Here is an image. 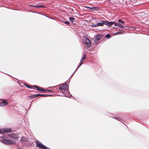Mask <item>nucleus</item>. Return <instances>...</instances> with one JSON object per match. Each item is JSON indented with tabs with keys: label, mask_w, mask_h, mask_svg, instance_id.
<instances>
[{
	"label": "nucleus",
	"mask_w": 149,
	"mask_h": 149,
	"mask_svg": "<svg viewBox=\"0 0 149 149\" xmlns=\"http://www.w3.org/2000/svg\"><path fill=\"white\" fill-rule=\"evenodd\" d=\"M103 36V35L101 34L97 35L95 37V42H97L99 40H100L102 38V37Z\"/></svg>",
	"instance_id": "7"
},
{
	"label": "nucleus",
	"mask_w": 149,
	"mask_h": 149,
	"mask_svg": "<svg viewBox=\"0 0 149 149\" xmlns=\"http://www.w3.org/2000/svg\"><path fill=\"white\" fill-rule=\"evenodd\" d=\"M9 136L15 139H17L19 137V135L18 134L13 133L9 134Z\"/></svg>",
	"instance_id": "10"
},
{
	"label": "nucleus",
	"mask_w": 149,
	"mask_h": 149,
	"mask_svg": "<svg viewBox=\"0 0 149 149\" xmlns=\"http://www.w3.org/2000/svg\"><path fill=\"white\" fill-rule=\"evenodd\" d=\"M47 91H49V92H53L51 90H47Z\"/></svg>",
	"instance_id": "27"
},
{
	"label": "nucleus",
	"mask_w": 149,
	"mask_h": 149,
	"mask_svg": "<svg viewBox=\"0 0 149 149\" xmlns=\"http://www.w3.org/2000/svg\"><path fill=\"white\" fill-rule=\"evenodd\" d=\"M103 24V26L104 24H105L108 26H112V25L113 24L114 22H109L108 21H102Z\"/></svg>",
	"instance_id": "6"
},
{
	"label": "nucleus",
	"mask_w": 149,
	"mask_h": 149,
	"mask_svg": "<svg viewBox=\"0 0 149 149\" xmlns=\"http://www.w3.org/2000/svg\"><path fill=\"white\" fill-rule=\"evenodd\" d=\"M21 140L23 141L26 142L28 141V139L26 137L22 136L21 138Z\"/></svg>",
	"instance_id": "13"
},
{
	"label": "nucleus",
	"mask_w": 149,
	"mask_h": 149,
	"mask_svg": "<svg viewBox=\"0 0 149 149\" xmlns=\"http://www.w3.org/2000/svg\"><path fill=\"white\" fill-rule=\"evenodd\" d=\"M83 43L84 44L86 45V46L88 47H90L91 45L90 41L86 37L84 39L83 41Z\"/></svg>",
	"instance_id": "3"
},
{
	"label": "nucleus",
	"mask_w": 149,
	"mask_h": 149,
	"mask_svg": "<svg viewBox=\"0 0 149 149\" xmlns=\"http://www.w3.org/2000/svg\"><path fill=\"white\" fill-rule=\"evenodd\" d=\"M90 26L92 27H97L98 26H103V24L102 22H99L96 24H92L90 25Z\"/></svg>",
	"instance_id": "8"
},
{
	"label": "nucleus",
	"mask_w": 149,
	"mask_h": 149,
	"mask_svg": "<svg viewBox=\"0 0 149 149\" xmlns=\"http://www.w3.org/2000/svg\"><path fill=\"white\" fill-rule=\"evenodd\" d=\"M86 54H84L83 56V57L81 58V62L80 63H82V61H83V60L85 59L86 57Z\"/></svg>",
	"instance_id": "15"
},
{
	"label": "nucleus",
	"mask_w": 149,
	"mask_h": 149,
	"mask_svg": "<svg viewBox=\"0 0 149 149\" xmlns=\"http://www.w3.org/2000/svg\"><path fill=\"white\" fill-rule=\"evenodd\" d=\"M75 71H75L74 72H73V73H72V75H71V76H73V75H74V73H75Z\"/></svg>",
	"instance_id": "29"
},
{
	"label": "nucleus",
	"mask_w": 149,
	"mask_h": 149,
	"mask_svg": "<svg viewBox=\"0 0 149 149\" xmlns=\"http://www.w3.org/2000/svg\"><path fill=\"white\" fill-rule=\"evenodd\" d=\"M33 86L34 87L36 88H37V90L38 91H41L42 90L41 89V88H40L38 87L37 86L34 85Z\"/></svg>",
	"instance_id": "17"
},
{
	"label": "nucleus",
	"mask_w": 149,
	"mask_h": 149,
	"mask_svg": "<svg viewBox=\"0 0 149 149\" xmlns=\"http://www.w3.org/2000/svg\"><path fill=\"white\" fill-rule=\"evenodd\" d=\"M69 20H70L73 24H74L75 23L74 22V20L75 19L73 17H69Z\"/></svg>",
	"instance_id": "14"
},
{
	"label": "nucleus",
	"mask_w": 149,
	"mask_h": 149,
	"mask_svg": "<svg viewBox=\"0 0 149 149\" xmlns=\"http://www.w3.org/2000/svg\"><path fill=\"white\" fill-rule=\"evenodd\" d=\"M39 96H41V97H46L48 95H44V94H39Z\"/></svg>",
	"instance_id": "22"
},
{
	"label": "nucleus",
	"mask_w": 149,
	"mask_h": 149,
	"mask_svg": "<svg viewBox=\"0 0 149 149\" xmlns=\"http://www.w3.org/2000/svg\"><path fill=\"white\" fill-rule=\"evenodd\" d=\"M58 89L61 90L60 96L68 97L71 96V95L69 92L68 86L66 84L59 87Z\"/></svg>",
	"instance_id": "1"
},
{
	"label": "nucleus",
	"mask_w": 149,
	"mask_h": 149,
	"mask_svg": "<svg viewBox=\"0 0 149 149\" xmlns=\"http://www.w3.org/2000/svg\"><path fill=\"white\" fill-rule=\"evenodd\" d=\"M120 32H122V31H121V32H118L116 33H120Z\"/></svg>",
	"instance_id": "30"
},
{
	"label": "nucleus",
	"mask_w": 149,
	"mask_h": 149,
	"mask_svg": "<svg viewBox=\"0 0 149 149\" xmlns=\"http://www.w3.org/2000/svg\"><path fill=\"white\" fill-rule=\"evenodd\" d=\"M42 90V91H42V92H45L47 91V90Z\"/></svg>",
	"instance_id": "28"
},
{
	"label": "nucleus",
	"mask_w": 149,
	"mask_h": 149,
	"mask_svg": "<svg viewBox=\"0 0 149 149\" xmlns=\"http://www.w3.org/2000/svg\"><path fill=\"white\" fill-rule=\"evenodd\" d=\"M39 94H35L31 95L30 97L32 98H34L39 96Z\"/></svg>",
	"instance_id": "16"
},
{
	"label": "nucleus",
	"mask_w": 149,
	"mask_h": 149,
	"mask_svg": "<svg viewBox=\"0 0 149 149\" xmlns=\"http://www.w3.org/2000/svg\"><path fill=\"white\" fill-rule=\"evenodd\" d=\"M85 8H90V7H89L88 6H85Z\"/></svg>",
	"instance_id": "26"
},
{
	"label": "nucleus",
	"mask_w": 149,
	"mask_h": 149,
	"mask_svg": "<svg viewBox=\"0 0 149 149\" xmlns=\"http://www.w3.org/2000/svg\"><path fill=\"white\" fill-rule=\"evenodd\" d=\"M0 141L1 142L4 143L6 144L11 145L13 143V141L12 140L2 139Z\"/></svg>",
	"instance_id": "5"
},
{
	"label": "nucleus",
	"mask_w": 149,
	"mask_h": 149,
	"mask_svg": "<svg viewBox=\"0 0 149 149\" xmlns=\"http://www.w3.org/2000/svg\"><path fill=\"white\" fill-rule=\"evenodd\" d=\"M113 24H114L115 26H117L120 28H121L122 29H124V26H122L120 23H116L115 22H113Z\"/></svg>",
	"instance_id": "11"
},
{
	"label": "nucleus",
	"mask_w": 149,
	"mask_h": 149,
	"mask_svg": "<svg viewBox=\"0 0 149 149\" xmlns=\"http://www.w3.org/2000/svg\"><path fill=\"white\" fill-rule=\"evenodd\" d=\"M12 131L11 128L0 129V138L4 137L3 134L5 132H11Z\"/></svg>",
	"instance_id": "2"
},
{
	"label": "nucleus",
	"mask_w": 149,
	"mask_h": 149,
	"mask_svg": "<svg viewBox=\"0 0 149 149\" xmlns=\"http://www.w3.org/2000/svg\"><path fill=\"white\" fill-rule=\"evenodd\" d=\"M8 103L6 101L3 100L1 102H0V106L1 107H4L7 106Z\"/></svg>",
	"instance_id": "9"
},
{
	"label": "nucleus",
	"mask_w": 149,
	"mask_h": 149,
	"mask_svg": "<svg viewBox=\"0 0 149 149\" xmlns=\"http://www.w3.org/2000/svg\"><path fill=\"white\" fill-rule=\"evenodd\" d=\"M115 118V119L117 120H118L120 121H121L120 120H121V119L120 118Z\"/></svg>",
	"instance_id": "25"
},
{
	"label": "nucleus",
	"mask_w": 149,
	"mask_h": 149,
	"mask_svg": "<svg viewBox=\"0 0 149 149\" xmlns=\"http://www.w3.org/2000/svg\"><path fill=\"white\" fill-rule=\"evenodd\" d=\"M111 37V36L110 35L108 34H107L105 36V37L107 38H110Z\"/></svg>",
	"instance_id": "19"
},
{
	"label": "nucleus",
	"mask_w": 149,
	"mask_h": 149,
	"mask_svg": "<svg viewBox=\"0 0 149 149\" xmlns=\"http://www.w3.org/2000/svg\"><path fill=\"white\" fill-rule=\"evenodd\" d=\"M64 22L65 24L67 25H68L69 24V22L68 21H64Z\"/></svg>",
	"instance_id": "24"
},
{
	"label": "nucleus",
	"mask_w": 149,
	"mask_h": 149,
	"mask_svg": "<svg viewBox=\"0 0 149 149\" xmlns=\"http://www.w3.org/2000/svg\"><path fill=\"white\" fill-rule=\"evenodd\" d=\"M96 7H90V10H93L94 11L96 10Z\"/></svg>",
	"instance_id": "21"
},
{
	"label": "nucleus",
	"mask_w": 149,
	"mask_h": 149,
	"mask_svg": "<svg viewBox=\"0 0 149 149\" xmlns=\"http://www.w3.org/2000/svg\"><path fill=\"white\" fill-rule=\"evenodd\" d=\"M36 146L37 147L42 149H49V148L47 147L42 144L40 143L39 141L36 142Z\"/></svg>",
	"instance_id": "4"
},
{
	"label": "nucleus",
	"mask_w": 149,
	"mask_h": 149,
	"mask_svg": "<svg viewBox=\"0 0 149 149\" xmlns=\"http://www.w3.org/2000/svg\"><path fill=\"white\" fill-rule=\"evenodd\" d=\"M118 22L121 23L122 24H124V22L121 19H119Z\"/></svg>",
	"instance_id": "20"
},
{
	"label": "nucleus",
	"mask_w": 149,
	"mask_h": 149,
	"mask_svg": "<svg viewBox=\"0 0 149 149\" xmlns=\"http://www.w3.org/2000/svg\"><path fill=\"white\" fill-rule=\"evenodd\" d=\"M24 85L27 87L28 88H31V86H29V85H28L26 84H24Z\"/></svg>",
	"instance_id": "18"
},
{
	"label": "nucleus",
	"mask_w": 149,
	"mask_h": 149,
	"mask_svg": "<svg viewBox=\"0 0 149 149\" xmlns=\"http://www.w3.org/2000/svg\"><path fill=\"white\" fill-rule=\"evenodd\" d=\"M82 64V63H80V64L79 65V66H78L76 68V70H75V71L77 70L79 68Z\"/></svg>",
	"instance_id": "23"
},
{
	"label": "nucleus",
	"mask_w": 149,
	"mask_h": 149,
	"mask_svg": "<svg viewBox=\"0 0 149 149\" xmlns=\"http://www.w3.org/2000/svg\"><path fill=\"white\" fill-rule=\"evenodd\" d=\"M30 6L33 7H35L36 8H45V6H44L42 5H29Z\"/></svg>",
	"instance_id": "12"
}]
</instances>
